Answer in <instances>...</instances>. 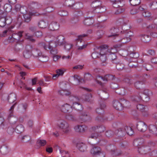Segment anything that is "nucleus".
Wrapping results in <instances>:
<instances>
[{
  "label": "nucleus",
  "instance_id": "nucleus-47",
  "mask_svg": "<svg viewBox=\"0 0 157 157\" xmlns=\"http://www.w3.org/2000/svg\"><path fill=\"white\" fill-rule=\"evenodd\" d=\"M94 22V21L91 18H88L85 20L84 22V23L86 25H89L92 24Z\"/></svg>",
  "mask_w": 157,
  "mask_h": 157
},
{
  "label": "nucleus",
  "instance_id": "nucleus-14",
  "mask_svg": "<svg viewBox=\"0 0 157 157\" xmlns=\"http://www.w3.org/2000/svg\"><path fill=\"white\" fill-rule=\"evenodd\" d=\"M115 79V78L113 75L109 74L105 75L104 77L99 75L97 76L95 80L97 83L102 86L103 84L101 81V80L104 82H107L108 81Z\"/></svg>",
  "mask_w": 157,
  "mask_h": 157
},
{
  "label": "nucleus",
  "instance_id": "nucleus-54",
  "mask_svg": "<svg viewBox=\"0 0 157 157\" xmlns=\"http://www.w3.org/2000/svg\"><path fill=\"white\" fill-rule=\"evenodd\" d=\"M130 62L128 63V65L129 67L130 68H137V64L134 62V61H129Z\"/></svg>",
  "mask_w": 157,
  "mask_h": 157
},
{
  "label": "nucleus",
  "instance_id": "nucleus-15",
  "mask_svg": "<svg viewBox=\"0 0 157 157\" xmlns=\"http://www.w3.org/2000/svg\"><path fill=\"white\" fill-rule=\"evenodd\" d=\"M91 152L93 154L94 157H105V153L100 151V147L94 145L92 149Z\"/></svg>",
  "mask_w": 157,
  "mask_h": 157
},
{
  "label": "nucleus",
  "instance_id": "nucleus-29",
  "mask_svg": "<svg viewBox=\"0 0 157 157\" xmlns=\"http://www.w3.org/2000/svg\"><path fill=\"white\" fill-rule=\"evenodd\" d=\"M58 93L61 95L70 96L69 97L71 96H73L71 95V93L69 90L63 88L58 91Z\"/></svg>",
  "mask_w": 157,
  "mask_h": 157
},
{
  "label": "nucleus",
  "instance_id": "nucleus-18",
  "mask_svg": "<svg viewBox=\"0 0 157 157\" xmlns=\"http://www.w3.org/2000/svg\"><path fill=\"white\" fill-rule=\"evenodd\" d=\"M149 76L147 74L144 75L141 78V81H137L135 83V86L137 89H139L141 87V86L144 84H145L147 82L146 77H148Z\"/></svg>",
  "mask_w": 157,
  "mask_h": 157
},
{
  "label": "nucleus",
  "instance_id": "nucleus-5",
  "mask_svg": "<svg viewBox=\"0 0 157 157\" xmlns=\"http://www.w3.org/2000/svg\"><path fill=\"white\" fill-rule=\"evenodd\" d=\"M98 52H99V57L101 61V65L105 66L106 64V61L107 57H109L108 54L110 51H108L107 45L101 46L98 48Z\"/></svg>",
  "mask_w": 157,
  "mask_h": 157
},
{
  "label": "nucleus",
  "instance_id": "nucleus-59",
  "mask_svg": "<svg viewBox=\"0 0 157 157\" xmlns=\"http://www.w3.org/2000/svg\"><path fill=\"white\" fill-rule=\"evenodd\" d=\"M72 44H71L66 43L64 46V48L67 51H69L72 47Z\"/></svg>",
  "mask_w": 157,
  "mask_h": 157
},
{
  "label": "nucleus",
  "instance_id": "nucleus-55",
  "mask_svg": "<svg viewBox=\"0 0 157 157\" xmlns=\"http://www.w3.org/2000/svg\"><path fill=\"white\" fill-rule=\"evenodd\" d=\"M154 24L150 25L148 27L149 29L156 28L157 29V18L155 19L154 21Z\"/></svg>",
  "mask_w": 157,
  "mask_h": 157
},
{
  "label": "nucleus",
  "instance_id": "nucleus-42",
  "mask_svg": "<svg viewBox=\"0 0 157 157\" xmlns=\"http://www.w3.org/2000/svg\"><path fill=\"white\" fill-rule=\"evenodd\" d=\"M19 138L23 142H27L30 140L31 138L29 136H19Z\"/></svg>",
  "mask_w": 157,
  "mask_h": 157
},
{
  "label": "nucleus",
  "instance_id": "nucleus-56",
  "mask_svg": "<svg viewBox=\"0 0 157 157\" xmlns=\"http://www.w3.org/2000/svg\"><path fill=\"white\" fill-rule=\"evenodd\" d=\"M84 77L86 81L91 80L93 78L91 75L89 73L85 74Z\"/></svg>",
  "mask_w": 157,
  "mask_h": 157
},
{
  "label": "nucleus",
  "instance_id": "nucleus-41",
  "mask_svg": "<svg viewBox=\"0 0 157 157\" xmlns=\"http://www.w3.org/2000/svg\"><path fill=\"white\" fill-rule=\"evenodd\" d=\"M65 118L66 119L69 121L78 122V118H76L74 115L72 114H67L65 116Z\"/></svg>",
  "mask_w": 157,
  "mask_h": 157
},
{
  "label": "nucleus",
  "instance_id": "nucleus-37",
  "mask_svg": "<svg viewBox=\"0 0 157 157\" xmlns=\"http://www.w3.org/2000/svg\"><path fill=\"white\" fill-rule=\"evenodd\" d=\"M149 131L151 133L155 134L157 133V127L155 125L150 124L149 126Z\"/></svg>",
  "mask_w": 157,
  "mask_h": 157
},
{
  "label": "nucleus",
  "instance_id": "nucleus-52",
  "mask_svg": "<svg viewBox=\"0 0 157 157\" xmlns=\"http://www.w3.org/2000/svg\"><path fill=\"white\" fill-rule=\"evenodd\" d=\"M4 8L5 11L7 12H10L12 10V7L11 6L8 4L5 5Z\"/></svg>",
  "mask_w": 157,
  "mask_h": 157
},
{
  "label": "nucleus",
  "instance_id": "nucleus-33",
  "mask_svg": "<svg viewBox=\"0 0 157 157\" xmlns=\"http://www.w3.org/2000/svg\"><path fill=\"white\" fill-rule=\"evenodd\" d=\"M59 27V24L56 21H52L49 26L50 29L51 30H57Z\"/></svg>",
  "mask_w": 157,
  "mask_h": 157
},
{
  "label": "nucleus",
  "instance_id": "nucleus-57",
  "mask_svg": "<svg viewBox=\"0 0 157 157\" xmlns=\"http://www.w3.org/2000/svg\"><path fill=\"white\" fill-rule=\"evenodd\" d=\"M25 38L32 42H33L35 40L33 38V36L31 35L29 33L26 34Z\"/></svg>",
  "mask_w": 157,
  "mask_h": 157
},
{
  "label": "nucleus",
  "instance_id": "nucleus-43",
  "mask_svg": "<svg viewBox=\"0 0 157 157\" xmlns=\"http://www.w3.org/2000/svg\"><path fill=\"white\" fill-rule=\"evenodd\" d=\"M13 27L10 28H8V29L4 31L2 34H1L2 36H6L7 34H10L12 33L11 29H13Z\"/></svg>",
  "mask_w": 157,
  "mask_h": 157
},
{
  "label": "nucleus",
  "instance_id": "nucleus-21",
  "mask_svg": "<svg viewBox=\"0 0 157 157\" xmlns=\"http://www.w3.org/2000/svg\"><path fill=\"white\" fill-rule=\"evenodd\" d=\"M136 128L139 131L144 132L147 129V126L144 122L140 121L136 124Z\"/></svg>",
  "mask_w": 157,
  "mask_h": 157
},
{
  "label": "nucleus",
  "instance_id": "nucleus-16",
  "mask_svg": "<svg viewBox=\"0 0 157 157\" xmlns=\"http://www.w3.org/2000/svg\"><path fill=\"white\" fill-rule=\"evenodd\" d=\"M87 35L86 34H82L78 36V38L76 39L77 44L76 45L77 46V48L78 50H81L85 48L87 45L86 44H82V46H80V43L82 42L83 43V37L86 36Z\"/></svg>",
  "mask_w": 157,
  "mask_h": 157
},
{
  "label": "nucleus",
  "instance_id": "nucleus-61",
  "mask_svg": "<svg viewBox=\"0 0 157 157\" xmlns=\"http://www.w3.org/2000/svg\"><path fill=\"white\" fill-rule=\"evenodd\" d=\"M117 151L115 148L113 150H111V154L113 156L118 155L121 154V152H117Z\"/></svg>",
  "mask_w": 157,
  "mask_h": 157
},
{
  "label": "nucleus",
  "instance_id": "nucleus-34",
  "mask_svg": "<svg viewBox=\"0 0 157 157\" xmlns=\"http://www.w3.org/2000/svg\"><path fill=\"white\" fill-rule=\"evenodd\" d=\"M65 69H56V74L52 76L53 79H56L59 76L62 75L65 72Z\"/></svg>",
  "mask_w": 157,
  "mask_h": 157
},
{
  "label": "nucleus",
  "instance_id": "nucleus-28",
  "mask_svg": "<svg viewBox=\"0 0 157 157\" xmlns=\"http://www.w3.org/2000/svg\"><path fill=\"white\" fill-rule=\"evenodd\" d=\"M113 6L115 8H118L119 6H123L124 3H122V0H111Z\"/></svg>",
  "mask_w": 157,
  "mask_h": 157
},
{
  "label": "nucleus",
  "instance_id": "nucleus-13",
  "mask_svg": "<svg viewBox=\"0 0 157 157\" xmlns=\"http://www.w3.org/2000/svg\"><path fill=\"white\" fill-rule=\"evenodd\" d=\"M70 101H72V108H74L76 110L78 111H81L83 107L82 105L79 103L78 102L79 99L78 97L76 96H71L69 98Z\"/></svg>",
  "mask_w": 157,
  "mask_h": 157
},
{
  "label": "nucleus",
  "instance_id": "nucleus-40",
  "mask_svg": "<svg viewBox=\"0 0 157 157\" xmlns=\"http://www.w3.org/2000/svg\"><path fill=\"white\" fill-rule=\"evenodd\" d=\"M140 36L141 40L144 42H148L151 40L150 37L148 35L141 34Z\"/></svg>",
  "mask_w": 157,
  "mask_h": 157
},
{
  "label": "nucleus",
  "instance_id": "nucleus-64",
  "mask_svg": "<svg viewBox=\"0 0 157 157\" xmlns=\"http://www.w3.org/2000/svg\"><path fill=\"white\" fill-rule=\"evenodd\" d=\"M124 81L125 82L130 84L132 83L131 79L127 76H126L124 79Z\"/></svg>",
  "mask_w": 157,
  "mask_h": 157
},
{
  "label": "nucleus",
  "instance_id": "nucleus-7",
  "mask_svg": "<svg viewBox=\"0 0 157 157\" xmlns=\"http://www.w3.org/2000/svg\"><path fill=\"white\" fill-rule=\"evenodd\" d=\"M150 91L148 89H144L142 95H140L139 94L136 96H132L131 98L133 101L140 102L143 101L145 102L148 101L150 100L149 93Z\"/></svg>",
  "mask_w": 157,
  "mask_h": 157
},
{
  "label": "nucleus",
  "instance_id": "nucleus-31",
  "mask_svg": "<svg viewBox=\"0 0 157 157\" xmlns=\"http://www.w3.org/2000/svg\"><path fill=\"white\" fill-rule=\"evenodd\" d=\"M100 108H97L96 110V112L99 114H101L104 113V109L105 108L106 105L105 103L103 102L101 103V101L100 102Z\"/></svg>",
  "mask_w": 157,
  "mask_h": 157
},
{
  "label": "nucleus",
  "instance_id": "nucleus-12",
  "mask_svg": "<svg viewBox=\"0 0 157 157\" xmlns=\"http://www.w3.org/2000/svg\"><path fill=\"white\" fill-rule=\"evenodd\" d=\"M108 51H110L108 54L109 58L112 60V62L114 63L117 64V66L119 65V61L117 59V56L115 53L117 52V50L115 48H108Z\"/></svg>",
  "mask_w": 157,
  "mask_h": 157
},
{
  "label": "nucleus",
  "instance_id": "nucleus-3",
  "mask_svg": "<svg viewBox=\"0 0 157 157\" xmlns=\"http://www.w3.org/2000/svg\"><path fill=\"white\" fill-rule=\"evenodd\" d=\"M154 144L151 142L148 143L147 146L145 147H138V151L141 154H145L146 155H154L157 156V151L156 150H152L154 146Z\"/></svg>",
  "mask_w": 157,
  "mask_h": 157
},
{
  "label": "nucleus",
  "instance_id": "nucleus-51",
  "mask_svg": "<svg viewBox=\"0 0 157 157\" xmlns=\"http://www.w3.org/2000/svg\"><path fill=\"white\" fill-rule=\"evenodd\" d=\"M32 53L29 51H25L24 52L23 55L24 57L26 59L30 58L31 56Z\"/></svg>",
  "mask_w": 157,
  "mask_h": 157
},
{
  "label": "nucleus",
  "instance_id": "nucleus-39",
  "mask_svg": "<svg viewBox=\"0 0 157 157\" xmlns=\"http://www.w3.org/2000/svg\"><path fill=\"white\" fill-rule=\"evenodd\" d=\"M16 99V95L14 93H12L10 94L8 96V101L10 103L14 102Z\"/></svg>",
  "mask_w": 157,
  "mask_h": 157
},
{
  "label": "nucleus",
  "instance_id": "nucleus-1",
  "mask_svg": "<svg viewBox=\"0 0 157 157\" xmlns=\"http://www.w3.org/2000/svg\"><path fill=\"white\" fill-rule=\"evenodd\" d=\"M50 38V40L48 44L44 43L41 44L43 46V48L45 50H50V53L54 55L53 56V61L56 62L61 58V56L56 55L58 53V51L56 47L64 43V38L63 36H61L57 39L54 36H51Z\"/></svg>",
  "mask_w": 157,
  "mask_h": 157
},
{
  "label": "nucleus",
  "instance_id": "nucleus-23",
  "mask_svg": "<svg viewBox=\"0 0 157 157\" xmlns=\"http://www.w3.org/2000/svg\"><path fill=\"white\" fill-rule=\"evenodd\" d=\"M61 109L62 112L64 113L70 112L72 109V105L66 103L62 105Z\"/></svg>",
  "mask_w": 157,
  "mask_h": 157
},
{
  "label": "nucleus",
  "instance_id": "nucleus-53",
  "mask_svg": "<svg viewBox=\"0 0 157 157\" xmlns=\"http://www.w3.org/2000/svg\"><path fill=\"white\" fill-rule=\"evenodd\" d=\"M122 6H119L118 7L119 8L117 9V10L114 13L117 14L123 12L125 10V9Z\"/></svg>",
  "mask_w": 157,
  "mask_h": 157
},
{
  "label": "nucleus",
  "instance_id": "nucleus-50",
  "mask_svg": "<svg viewBox=\"0 0 157 157\" xmlns=\"http://www.w3.org/2000/svg\"><path fill=\"white\" fill-rule=\"evenodd\" d=\"M46 144V141L45 140L38 139L37 142V144L40 146H43Z\"/></svg>",
  "mask_w": 157,
  "mask_h": 157
},
{
  "label": "nucleus",
  "instance_id": "nucleus-10",
  "mask_svg": "<svg viewBox=\"0 0 157 157\" xmlns=\"http://www.w3.org/2000/svg\"><path fill=\"white\" fill-rule=\"evenodd\" d=\"M57 125L64 133H67L70 130V128L69 123L64 120L62 119L59 120L57 122Z\"/></svg>",
  "mask_w": 157,
  "mask_h": 157
},
{
  "label": "nucleus",
  "instance_id": "nucleus-11",
  "mask_svg": "<svg viewBox=\"0 0 157 157\" xmlns=\"http://www.w3.org/2000/svg\"><path fill=\"white\" fill-rule=\"evenodd\" d=\"M32 53L34 57H38L39 60L42 62H46L48 60V56L43 54L39 50L34 49Z\"/></svg>",
  "mask_w": 157,
  "mask_h": 157
},
{
  "label": "nucleus",
  "instance_id": "nucleus-6",
  "mask_svg": "<svg viewBox=\"0 0 157 157\" xmlns=\"http://www.w3.org/2000/svg\"><path fill=\"white\" fill-rule=\"evenodd\" d=\"M27 10V7L25 6H23L21 7L20 10L21 13L23 14L25 21L27 22L30 21L32 16H37L39 15L45 14V13H38L35 12L34 11L28 12Z\"/></svg>",
  "mask_w": 157,
  "mask_h": 157
},
{
  "label": "nucleus",
  "instance_id": "nucleus-9",
  "mask_svg": "<svg viewBox=\"0 0 157 157\" xmlns=\"http://www.w3.org/2000/svg\"><path fill=\"white\" fill-rule=\"evenodd\" d=\"M116 134L119 136H123L127 133L129 135H132L134 133V132L130 127L125 126L124 128H119L116 131Z\"/></svg>",
  "mask_w": 157,
  "mask_h": 157
},
{
  "label": "nucleus",
  "instance_id": "nucleus-19",
  "mask_svg": "<svg viewBox=\"0 0 157 157\" xmlns=\"http://www.w3.org/2000/svg\"><path fill=\"white\" fill-rule=\"evenodd\" d=\"M22 31H20L17 33H15L13 34L11 37H9V39L10 41H15L17 42L20 38L22 36Z\"/></svg>",
  "mask_w": 157,
  "mask_h": 157
},
{
  "label": "nucleus",
  "instance_id": "nucleus-17",
  "mask_svg": "<svg viewBox=\"0 0 157 157\" xmlns=\"http://www.w3.org/2000/svg\"><path fill=\"white\" fill-rule=\"evenodd\" d=\"M88 113L86 111H81L79 113L78 118V122L82 123L86 121V118L88 117Z\"/></svg>",
  "mask_w": 157,
  "mask_h": 157
},
{
  "label": "nucleus",
  "instance_id": "nucleus-48",
  "mask_svg": "<svg viewBox=\"0 0 157 157\" xmlns=\"http://www.w3.org/2000/svg\"><path fill=\"white\" fill-rule=\"evenodd\" d=\"M83 7V4L81 3H77L74 4L73 8L75 9L78 10Z\"/></svg>",
  "mask_w": 157,
  "mask_h": 157
},
{
  "label": "nucleus",
  "instance_id": "nucleus-46",
  "mask_svg": "<svg viewBox=\"0 0 157 157\" xmlns=\"http://www.w3.org/2000/svg\"><path fill=\"white\" fill-rule=\"evenodd\" d=\"M122 105L123 106V108L124 107L128 108L130 106V102L124 99H121Z\"/></svg>",
  "mask_w": 157,
  "mask_h": 157
},
{
  "label": "nucleus",
  "instance_id": "nucleus-63",
  "mask_svg": "<svg viewBox=\"0 0 157 157\" xmlns=\"http://www.w3.org/2000/svg\"><path fill=\"white\" fill-rule=\"evenodd\" d=\"M6 20L5 18H2L0 19V25L1 26H4L6 23Z\"/></svg>",
  "mask_w": 157,
  "mask_h": 157
},
{
  "label": "nucleus",
  "instance_id": "nucleus-38",
  "mask_svg": "<svg viewBox=\"0 0 157 157\" xmlns=\"http://www.w3.org/2000/svg\"><path fill=\"white\" fill-rule=\"evenodd\" d=\"M38 25L41 28H45L48 26V23L47 21L42 20L40 21L38 23Z\"/></svg>",
  "mask_w": 157,
  "mask_h": 157
},
{
  "label": "nucleus",
  "instance_id": "nucleus-58",
  "mask_svg": "<svg viewBox=\"0 0 157 157\" xmlns=\"http://www.w3.org/2000/svg\"><path fill=\"white\" fill-rule=\"evenodd\" d=\"M98 48L96 52H93L92 54V57L93 59H96L99 57V52H98Z\"/></svg>",
  "mask_w": 157,
  "mask_h": 157
},
{
  "label": "nucleus",
  "instance_id": "nucleus-27",
  "mask_svg": "<svg viewBox=\"0 0 157 157\" xmlns=\"http://www.w3.org/2000/svg\"><path fill=\"white\" fill-rule=\"evenodd\" d=\"M10 151L9 147L6 145H3L0 148V151L3 155L8 154Z\"/></svg>",
  "mask_w": 157,
  "mask_h": 157
},
{
  "label": "nucleus",
  "instance_id": "nucleus-45",
  "mask_svg": "<svg viewBox=\"0 0 157 157\" xmlns=\"http://www.w3.org/2000/svg\"><path fill=\"white\" fill-rule=\"evenodd\" d=\"M74 3V0H66L65 2V5L66 6L73 8Z\"/></svg>",
  "mask_w": 157,
  "mask_h": 157
},
{
  "label": "nucleus",
  "instance_id": "nucleus-62",
  "mask_svg": "<svg viewBox=\"0 0 157 157\" xmlns=\"http://www.w3.org/2000/svg\"><path fill=\"white\" fill-rule=\"evenodd\" d=\"M150 7L152 9H155L157 8V2H153L150 5Z\"/></svg>",
  "mask_w": 157,
  "mask_h": 157
},
{
  "label": "nucleus",
  "instance_id": "nucleus-2",
  "mask_svg": "<svg viewBox=\"0 0 157 157\" xmlns=\"http://www.w3.org/2000/svg\"><path fill=\"white\" fill-rule=\"evenodd\" d=\"M117 30L116 29L114 28L111 29L110 32L111 33L113 34L111 35H108V36L109 37L114 36L115 39L116 40V41L120 42L122 44L126 43L129 41L131 39V37L133 36V33L130 31L126 30L124 32V33H123L120 36H118L115 34L114 33H113V31L115 32L114 30Z\"/></svg>",
  "mask_w": 157,
  "mask_h": 157
},
{
  "label": "nucleus",
  "instance_id": "nucleus-22",
  "mask_svg": "<svg viewBox=\"0 0 157 157\" xmlns=\"http://www.w3.org/2000/svg\"><path fill=\"white\" fill-rule=\"evenodd\" d=\"M137 109L143 113V114L144 116H147L148 114V109L147 106H144L143 105L139 104L137 105Z\"/></svg>",
  "mask_w": 157,
  "mask_h": 157
},
{
  "label": "nucleus",
  "instance_id": "nucleus-32",
  "mask_svg": "<svg viewBox=\"0 0 157 157\" xmlns=\"http://www.w3.org/2000/svg\"><path fill=\"white\" fill-rule=\"evenodd\" d=\"M76 147L82 152L86 150L87 148L85 144L80 142L77 143Z\"/></svg>",
  "mask_w": 157,
  "mask_h": 157
},
{
  "label": "nucleus",
  "instance_id": "nucleus-44",
  "mask_svg": "<svg viewBox=\"0 0 157 157\" xmlns=\"http://www.w3.org/2000/svg\"><path fill=\"white\" fill-rule=\"evenodd\" d=\"M61 36V35H59L58 36L57 35H51L48 37H47V38H46V42H43V43H40L39 44V46H42L43 47V46L41 44L44 43L45 44H48L49 43V41L50 40V39H51L50 37H51V36H54L56 37V38L57 39V38H58L59 36Z\"/></svg>",
  "mask_w": 157,
  "mask_h": 157
},
{
  "label": "nucleus",
  "instance_id": "nucleus-60",
  "mask_svg": "<svg viewBox=\"0 0 157 157\" xmlns=\"http://www.w3.org/2000/svg\"><path fill=\"white\" fill-rule=\"evenodd\" d=\"M140 10V8L139 9L134 8L130 10V13L131 14H134L139 12Z\"/></svg>",
  "mask_w": 157,
  "mask_h": 157
},
{
  "label": "nucleus",
  "instance_id": "nucleus-20",
  "mask_svg": "<svg viewBox=\"0 0 157 157\" xmlns=\"http://www.w3.org/2000/svg\"><path fill=\"white\" fill-rule=\"evenodd\" d=\"M71 79L74 80V84L76 85L83 83L85 82L84 79L77 75H75L73 76H71Z\"/></svg>",
  "mask_w": 157,
  "mask_h": 157
},
{
  "label": "nucleus",
  "instance_id": "nucleus-26",
  "mask_svg": "<svg viewBox=\"0 0 157 157\" xmlns=\"http://www.w3.org/2000/svg\"><path fill=\"white\" fill-rule=\"evenodd\" d=\"M139 56L138 54L137 53L132 52L130 53L125 58L126 60L128 61H132L133 59H136Z\"/></svg>",
  "mask_w": 157,
  "mask_h": 157
},
{
  "label": "nucleus",
  "instance_id": "nucleus-8",
  "mask_svg": "<svg viewBox=\"0 0 157 157\" xmlns=\"http://www.w3.org/2000/svg\"><path fill=\"white\" fill-rule=\"evenodd\" d=\"M91 6L94 13H102L106 10L105 7L101 5V2L99 0H96L92 2Z\"/></svg>",
  "mask_w": 157,
  "mask_h": 157
},
{
  "label": "nucleus",
  "instance_id": "nucleus-30",
  "mask_svg": "<svg viewBox=\"0 0 157 157\" xmlns=\"http://www.w3.org/2000/svg\"><path fill=\"white\" fill-rule=\"evenodd\" d=\"M86 128V127L85 125H77L74 127V129L77 132H82L85 131Z\"/></svg>",
  "mask_w": 157,
  "mask_h": 157
},
{
  "label": "nucleus",
  "instance_id": "nucleus-35",
  "mask_svg": "<svg viewBox=\"0 0 157 157\" xmlns=\"http://www.w3.org/2000/svg\"><path fill=\"white\" fill-rule=\"evenodd\" d=\"M143 5L141 6L140 7V11H143L144 12L142 13L143 15L146 17H150L151 15V13L148 11L145 10V8L144 7Z\"/></svg>",
  "mask_w": 157,
  "mask_h": 157
},
{
  "label": "nucleus",
  "instance_id": "nucleus-25",
  "mask_svg": "<svg viewBox=\"0 0 157 157\" xmlns=\"http://www.w3.org/2000/svg\"><path fill=\"white\" fill-rule=\"evenodd\" d=\"M113 105L114 108L117 110H121L123 109L121 100V101H114Z\"/></svg>",
  "mask_w": 157,
  "mask_h": 157
},
{
  "label": "nucleus",
  "instance_id": "nucleus-49",
  "mask_svg": "<svg viewBox=\"0 0 157 157\" xmlns=\"http://www.w3.org/2000/svg\"><path fill=\"white\" fill-rule=\"evenodd\" d=\"M129 2L131 5L136 6L140 3L141 0H129Z\"/></svg>",
  "mask_w": 157,
  "mask_h": 157
},
{
  "label": "nucleus",
  "instance_id": "nucleus-4",
  "mask_svg": "<svg viewBox=\"0 0 157 157\" xmlns=\"http://www.w3.org/2000/svg\"><path fill=\"white\" fill-rule=\"evenodd\" d=\"M15 105V103H14L12 105L9 110V114L8 117V119L10 121L11 126L9 127L8 128L7 132L10 135H12L14 132L15 127V124H16V121L17 120V119L15 117L13 116V115Z\"/></svg>",
  "mask_w": 157,
  "mask_h": 157
},
{
  "label": "nucleus",
  "instance_id": "nucleus-24",
  "mask_svg": "<svg viewBox=\"0 0 157 157\" xmlns=\"http://www.w3.org/2000/svg\"><path fill=\"white\" fill-rule=\"evenodd\" d=\"M92 129L96 132L101 133L105 130V128L102 125H99L93 127Z\"/></svg>",
  "mask_w": 157,
  "mask_h": 157
},
{
  "label": "nucleus",
  "instance_id": "nucleus-36",
  "mask_svg": "<svg viewBox=\"0 0 157 157\" xmlns=\"http://www.w3.org/2000/svg\"><path fill=\"white\" fill-rule=\"evenodd\" d=\"M17 122H16L15 125V131L18 133H20L22 132L24 130V128L23 125L21 124L18 125L16 126Z\"/></svg>",
  "mask_w": 157,
  "mask_h": 157
}]
</instances>
